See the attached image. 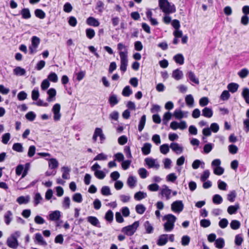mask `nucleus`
<instances>
[{
    "label": "nucleus",
    "instance_id": "1",
    "mask_svg": "<svg viewBox=\"0 0 249 249\" xmlns=\"http://www.w3.org/2000/svg\"><path fill=\"white\" fill-rule=\"evenodd\" d=\"M159 6L165 14H172L176 11L174 4L169 2L168 0H159Z\"/></svg>",
    "mask_w": 249,
    "mask_h": 249
},
{
    "label": "nucleus",
    "instance_id": "2",
    "mask_svg": "<svg viewBox=\"0 0 249 249\" xmlns=\"http://www.w3.org/2000/svg\"><path fill=\"white\" fill-rule=\"evenodd\" d=\"M139 226V221H137L131 225L123 228L121 230V231L127 236H132L136 232Z\"/></svg>",
    "mask_w": 249,
    "mask_h": 249
},
{
    "label": "nucleus",
    "instance_id": "3",
    "mask_svg": "<svg viewBox=\"0 0 249 249\" xmlns=\"http://www.w3.org/2000/svg\"><path fill=\"white\" fill-rule=\"evenodd\" d=\"M119 55L121 59L120 70L124 73L127 70L128 65L127 52H120Z\"/></svg>",
    "mask_w": 249,
    "mask_h": 249
},
{
    "label": "nucleus",
    "instance_id": "4",
    "mask_svg": "<svg viewBox=\"0 0 249 249\" xmlns=\"http://www.w3.org/2000/svg\"><path fill=\"white\" fill-rule=\"evenodd\" d=\"M184 205L181 200H176L171 204V210L176 213H179L183 209Z\"/></svg>",
    "mask_w": 249,
    "mask_h": 249
},
{
    "label": "nucleus",
    "instance_id": "5",
    "mask_svg": "<svg viewBox=\"0 0 249 249\" xmlns=\"http://www.w3.org/2000/svg\"><path fill=\"white\" fill-rule=\"evenodd\" d=\"M60 105L59 104H55L53 107L52 111L54 114L53 119L55 121H59L60 119L61 114L60 113Z\"/></svg>",
    "mask_w": 249,
    "mask_h": 249
},
{
    "label": "nucleus",
    "instance_id": "6",
    "mask_svg": "<svg viewBox=\"0 0 249 249\" xmlns=\"http://www.w3.org/2000/svg\"><path fill=\"white\" fill-rule=\"evenodd\" d=\"M144 161L149 168H154L156 169H158L160 167V164L156 162L155 159L147 158L145 159Z\"/></svg>",
    "mask_w": 249,
    "mask_h": 249
},
{
    "label": "nucleus",
    "instance_id": "7",
    "mask_svg": "<svg viewBox=\"0 0 249 249\" xmlns=\"http://www.w3.org/2000/svg\"><path fill=\"white\" fill-rule=\"evenodd\" d=\"M7 245L12 249H17L18 246V239H13L11 237H9L6 241Z\"/></svg>",
    "mask_w": 249,
    "mask_h": 249
},
{
    "label": "nucleus",
    "instance_id": "8",
    "mask_svg": "<svg viewBox=\"0 0 249 249\" xmlns=\"http://www.w3.org/2000/svg\"><path fill=\"white\" fill-rule=\"evenodd\" d=\"M87 221L92 225L98 228H101L100 223L98 218L93 216H89L87 218Z\"/></svg>",
    "mask_w": 249,
    "mask_h": 249
},
{
    "label": "nucleus",
    "instance_id": "9",
    "mask_svg": "<svg viewBox=\"0 0 249 249\" xmlns=\"http://www.w3.org/2000/svg\"><path fill=\"white\" fill-rule=\"evenodd\" d=\"M35 242L39 245L46 246L47 242L44 240L42 235L40 233H36L35 234Z\"/></svg>",
    "mask_w": 249,
    "mask_h": 249
},
{
    "label": "nucleus",
    "instance_id": "10",
    "mask_svg": "<svg viewBox=\"0 0 249 249\" xmlns=\"http://www.w3.org/2000/svg\"><path fill=\"white\" fill-rule=\"evenodd\" d=\"M47 94L49 96L47 98V101L49 102H52L55 99L56 91L53 88H51L47 91Z\"/></svg>",
    "mask_w": 249,
    "mask_h": 249
},
{
    "label": "nucleus",
    "instance_id": "11",
    "mask_svg": "<svg viewBox=\"0 0 249 249\" xmlns=\"http://www.w3.org/2000/svg\"><path fill=\"white\" fill-rule=\"evenodd\" d=\"M61 216L60 212L56 210L49 214V219L51 221H56L58 220Z\"/></svg>",
    "mask_w": 249,
    "mask_h": 249
},
{
    "label": "nucleus",
    "instance_id": "12",
    "mask_svg": "<svg viewBox=\"0 0 249 249\" xmlns=\"http://www.w3.org/2000/svg\"><path fill=\"white\" fill-rule=\"evenodd\" d=\"M186 76L187 78L192 82L196 84H199V80L196 77L195 73L193 71H188L186 74Z\"/></svg>",
    "mask_w": 249,
    "mask_h": 249
},
{
    "label": "nucleus",
    "instance_id": "13",
    "mask_svg": "<svg viewBox=\"0 0 249 249\" xmlns=\"http://www.w3.org/2000/svg\"><path fill=\"white\" fill-rule=\"evenodd\" d=\"M163 188L161 191V194L162 196H165L166 200H168L170 198V194L171 193V190L169 189L168 186L166 185L163 186Z\"/></svg>",
    "mask_w": 249,
    "mask_h": 249
},
{
    "label": "nucleus",
    "instance_id": "14",
    "mask_svg": "<svg viewBox=\"0 0 249 249\" xmlns=\"http://www.w3.org/2000/svg\"><path fill=\"white\" fill-rule=\"evenodd\" d=\"M20 14L23 19H29L31 17V14L30 10L28 8H23L20 11Z\"/></svg>",
    "mask_w": 249,
    "mask_h": 249
},
{
    "label": "nucleus",
    "instance_id": "15",
    "mask_svg": "<svg viewBox=\"0 0 249 249\" xmlns=\"http://www.w3.org/2000/svg\"><path fill=\"white\" fill-rule=\"evenodd\" d=\"M202 116L206 118H210L213 115V111L211 108L205 107L202 109Z\"/></svg>",
    "mask_w": 249,
    "mask_h": 249
},
{
    "label": "nucleus",
    "instance_id": "16",
    "mask_svg": "<svg viewBox=\"0 0 249 249\" xmlns=\"http://www.w3.org/2000/svg\"><path fill=\"white\" fill-rule=\"evenodd\" d=\"M170 148L173 151L176 152L177 154H180L183 151V148L180 146L178 143L172 142L170 144Z\"/></svg>",
    "mask_w": 249,
    "mask_h": 249
},
{
    "label": "nucleus",
    "instance_id": "17",
    "mask_svg": "<svg viewBox=\"0 0 249 249\" xmlns=\"http://www.w3.org/2000/svg\"><path fill=\"white\" fill-rule=\"evenodd\" d=\"M167 236L168 235L166 234L160 235L157 241V244L159 246H163L165 245L168 241Z\"/></svg>",
    "mask_w": 249,
    "mask_h": 249
},
{
    "label": "nucleus",
    "instance_id": "18",
    "mask_svg": "<svg viewBox=\"0 0 249 249\" xmlns=\"http://www.w3.org/2000/svg\"><path fill=\"white\" fill-rule=\"evenodd\" d=\"M183 75L182 71L178 69L173 71L172 73V77L176 80H179L182 79Z\"/></svg>",
    "mask_w": 249,
    "mask_h": 249
},
{
    "label": "nucleus",
    "instance_id": "19",
    "mask_svg": "<svg viewBox=\"0 0 249 249\" xmlns=\"http://www.w3.org/2000/svg\"><path fill=\"white\" fill-rule=\"evenodd\" d=\"M151 146L152 145L150 143L146 142L144 143L142 148V154L144 155H148L151 152Z\"/></svg>",
    "mask_w": 249,
    "mask_h": 249
},
{
    "label": "nucleus",
    "instance_id": "20",
    "mask_svg": "<svg viewBox=\"0 0 249 249\" xmlns=\"http://www.w3.org/2000/svg\"><path fill=\"white\" fill-rule=\"evenodd\" d=\"M87 23L90 26L97 27L99 25V21L93 17H90L87 19Z\"/></svg>",
    "mask_w": 249,
    "mask_h": 249
},
{
    "label": "nucleus",
    "instance_id": "21",
    "mask_svg": "<svg viewBox=\"0 0 249 249\" xmlns=\"http://www.w3.org/2000/svg\"><path fill=\"white\" fill-rule=\"evenodd\" d=\"M30 197L29 196H20L17 199V202L19 204H27L30 201Z\"/></svg>",
    "mask_w": 249,
    "mask_h": 249
},
{
    "label": "nucleus",
    "instance_id": "22",
    "mask_svg": "<svg viewBox=\"0 0 249 249\" xmlns=\"http://www.w3.org/2000/svg\"><path fill=\"white\" fill-rule=\"evenodd\" d=\"M239 203H236L234 205H231L229 206L227 209L228 213L230 214H234L236 213L237 211L239 209Z\"/></svg>",
    "mask_w": 249,
    "mask_h": 249
},
{
    "label": "nucleus",
    "instance_id": "23",
    "mask_svg": "<svg viewBox=\"0 0 249 249\" xmlns=\"http://www.w3.org/2000/svg\"><path fill=\"white\" fill-rule=\"evenodd\" d=\"M61 171L63 172L62 177L63 179H67L70 178V172L71 169L66 166H63L61 168Z\"/></svg>",
    "mask_w": 249,
    "mask_h": 249
},
{
    "label": "nucleus",
    "instance_id": "24",
    "mask_svg": "<svg viewBox=\"0 0 249 249\" xmlns=\"http://www.w3.org/2000/svg\"><path fill=\"white\" fill-rule=\"evenodd\" d=\"M13 72L14 74L18 76H23L26 73L25 70L19 66L16 67L14 69Z\"/></svg>",
    "mask_w": 249,
    "mask_h": 249
},
{
    "label": "nucleus",
    "instance_id": "25",
    "mask_svg": "<svg viewBox=\"0 0 249 249\" xmlns=\"http://www.w3.org/2000/svg\"><path fill=\"white\" fill-rule=\"evenodd\" d=\"M215 246L217 249H222L225 246V240L222 237L217 238L214 243Z\"/></svg>",
    "mask_w": 249,
    "mask_h": 249
},
{
    "label": "nucleus",
    "instance_id": "26",
    "mask_svg": "<svg viewBox=\"0 0 249 249\" xmlns=\"http://www.w3.org/2000/svg\"><path fill=\"white\" fill-rule=\"evenodd\" d=\"M241 94L246 103L249 104V89L248 88H243Z\"/></svg>",
    "mask_w": 249,
    "mask_h": 249
},
{
    "label": "nucleus",
    "instance_id": "27",
    "mask_svg": "<svg viewBox=\"0 0 249 249\" xmlns=\"http://www.w3.org/2000/svg\"><path fill=\"white\" fill-rule=\"evenodd\" d=\"M239 88V85L235 83H231L228 85L227 88L229 91L231 93L236 92Z\"/></svg>",
    "mask_w": 249,
    "mask_h": 249
},
{
    "label": "nucleus",
    "instance_id": "28",
    "mask_svg": "<svg viewBox=\"0 0 249 249\" xmlns=\"http://www.w3.org/2000/svg\"><path fill=\"white\" fill-rule=\"evenodd\" d=\"M147 197V194L143 192L139 191L134 195V198L135 200L140 201Z\"/></svg>",
    "mask_w": 249,
    "mask_h": 249
},
{
    "label": "nucleus",
    "instance_id": "29",
    "mask_svg": "<svg viewBox=\"0 0 249 249\" xmlns=\"http://www.w3.org/2000/svg\"><path fill=\"white\" fill-rule=\"evenodd\" d=\"M108 101L111 107H113L117 105L119 102V100L117 99V95L113 94H111L110 95Z\"/></svg>",
    "mask_w": 249,
    "mask_h": 249
},
{
    "label": "nucleus",
    "instance_id": "30",
    "mask_svg": "<svg viewBox=\"0 0 249 249\" xmlns=\"http://www.w3.org/2000/svg\"><path fill=\"white\" fill-rule=\"evenodd\" d=\"M175 61L180 65H182L184 63V58L183 55L181 53H178L175 55L173 57Z\"/></svg>",
    "mask_w": 249,
    "mask_h": 249
},
{
    "label": "nucleus",
    "instance_id": "31",
    "mask_svg": "<svg viewBox=\"0 0 249 249\" xmlns=\"http://www.w3.org/2000/svg\"><path fill=\"white\" fill-rule=\"evenodd\" d=\"M176 219V217L172 214H166L163 218V220H166V222L173 223L174 224H175Z\"/></svg>",
    "mask_w": 249,
    "mask_h": 249
},
{
    "label": "nucleus",
    "instance_id": "32",
    "mask_svg": "<svg viewBox=\"0 0 249 249\" xmlns=\"http://www.w3.org/2000/svg\"><path fill=\"white\" fill-rule=\"evenodd\" d=\"M136 181L137 180L135 177L130 176L128 178L127 184L130 188H133L136 186Z\"/></svg>",
    "mask_w": 249,
    "mask_h": 249
},
{
    "label": "nucleus",
    "instance_id": "33",
    "mask_svg": "<svg viewBox=\"0 0 249 249\" xmlns=\"http://www.w3.org/2000/svg\"><path fill=\"white\" fill-rule=\"evenodd\" d=\"M12 213L11 211H8L4 215V222L7 225H9L12 221Z\"/></svg>",
    "mask_w": 249,
    "mask_h": 249
},
{
    "label": "nucleus",
    "instance_id": "34",
    "mask_svg": "<svg viewBox=\"0 0 249 249\" xmlns=\"http://www.w3.org/2000/svg\"><path fill=\"white\" fill-rule=\"evenodd\" d=\"M58 166V162L56 159H51L49 161V167L51 169H55Z\"/></svg>",
    "mask_w": 249,
    "mask_h": 249
},
{
    "label": "nucleus",
    "instance_id": "35",
    "mask_svg": "<svg viewBox=\"0 0 249 249\" xmlns=\"http://www.w3.org/2000/svg\"><path fill=\"white\" fill-rule=\"evenodd\" d=\"M144 226L146 233L150 234L152 233L153 232L154 228L148 221H146L144 222Z\"/></svg>",
    "mask_w": 249,
    "mask_h": 249
},
{
    "label": "nucleus",
    "instance_id": "36",
    "mask_svg": "<svg viewBox=\"0 0 249 249\" xmlns=\"http://www.w3.org/2000/svg\"><path fill=\"white\" fill-rule=\"evenodd\" d=\"M146 122V115H143L139 122V124L138 125V130L140 132H141L143 129Z\"/></svg>",
    "mask_w": 249,
    "mask_h": 249
},
{
    "label": "nucleus",
    "instance_id": "37",
    "mask_svg": "<svg viewBox=\"0 0 249 249\" xmlns=\"http://www.w3.org/2000/svg\"><path fill=\"white\" fill-rule=\"evenodd\" d=\"M12 149L13 150L18 152H23V147L22 146V144L21 143L17 142L14 143L12 146Z\"/></svg>",
    "mask_w": 249,
    "mask_h": 249
},
{
    "label": "nucleus",
    "instance_id": "38",
    "mask_svg": "<svg viewBox=\"0 0 249 249\" xmlns=\"http://www.w3.org/2000/svg\"><path fill=\"white\" fill-rule=\"evenodd\" d=\"M185 102L187 106L192 107L194 104V99L193 96L191 94L187 95L185 97Z\"/></svg>",
    "mask_w": 249,
    "mask_h": 249
},
{
    "label": "nucleus",
    "instance_id": "39",
    "mask_svg": "<svg viewBox=\"0 0 249 249\" xmlns=\"http://www.w3.org/2000/svg\"><path fill=\"white\" fill-rule=\"evenodd\" d=\"M132 93V90L129 86H125L122 91V95L125 97H128Z\"/></svg>",
    "mask_w": 249,
    "mask_h": 249
},
{
    "label": "nucleus",
    "instance_id": "40",
    "mask_svg": "<svg viewBox=\"0 0 249 249\" xmlns=\"http://www.w3.org/2000/svg\"><path fill=\"white\" fill-rule=\"evenodd\" d=\"M240 226V222L237 220H232L230 223L231 228L234 230L238 229Z\"/></svg>",
    "mask_w": 249,
    "mask_h": 249
},
{
    "label": "nucleus",
    "instance_id": "41",
    "mask_svg": "<svg viewBox=\"0 0 249 249\" xmlns=\"http://www.w3.org/2000/svg\"><path fill=\"white\" fill-rule=\"evenodd\" d=\"M135 209L138 213L142 214L145 211L146 208L143 204H140L136 206Z\"/></svg>",
    "mask_w": 249,
    "mask_h": 249
},
{
    "label": "nucleus",
    "instance_id": "42",
    "mask_svg": "<svg viewBox=\"0 0 249 249\" xmlns=\"http://www.w3.org/2000/svg\"><path fill=\"white\" fill-rule=\"evenodd\" d=\"M35 16L40 19H43L45 18L46 14L45 12L41 9H36L35 11Z\"/></svg>",
    "mask_w": 249,
    "mask_h": 249
},
{
    "label": "nucleus",
    "instance_id": "43",
    "mask_svg": "<svg viewBox=\"0 0 249 249\" xmlns=\"http://www.w3.org/2000/svg\"><path fill=\"white\" fill-rule=\"evenodd\" d=\"M223 201V198L219 195H214L213 197V202L215 204H220Z\"/></svg>",
    "mask_w": 249,
    "mask_h": 249
},
{
    "label": "nucleus",
    "instance_id": "44",
    "mask_svg": "<svg viewBox=\"0 0 249 249\" xmlns=\"http://www.w3.org/2000/svg\"><path fill=\"white\" fill-rule=\"evenodd\" d=\"M40 39L38 37L36 36H33L32 37V40H31V42H32V44L31 45L32 46H33V47L35 48H37L40 43Z\"/></svg>",
    "mask_w": 249,
    "mask_h": 249
},
{
    "label": "nucleus",
    "instance_id": "45",
    "mask_svg": "<svg viewBox=\"0 0 249 249\" xmlns=\"http://www.w3.org/2000/svg\"><path fill=\"white\" fill-rule=\"evenodd\" d=\"M49 81L56 83L58 81V76L57 74L54 72H51L48 76V79Z\"/></svg>",
    "mask_w": 249,
    "mask_h": 249
},
{
    "label": "nucleus",
    "instance_id": "46",
    "mask_svg": "<svg viewBox=\"0 0 249 249\" xmlns=\"http://www.w3.org/2000/svg\"><path fill=\"white\" fill-rule=\"evenodd\" d=\"M191 238L188 235H183L181 238V243L183 246H188L190 242Z\"/></svg>",
    "mask_w": 249,
    "mask_h": 249
},
{
    "label": "nucleus",
    "instance_id": "47",
    "mask_svg": "<svg viewBox=\"0 0 249 249\" xmlns=\"http://www.w3.org/2000/svg\"><path fill=\"white\" fill-rule=\"evenodd\" d=\"M101 192L102 195L106 196H109L111 194L110 188L107 186H104L102 187L101 190Z\"/></svg>",
    "mask_w": 249,
    "mask_h": 249
},
{
    "label": "nucleus",
    "instance_id": "48",
    "mask_svg": "<svg viewBox=\"0 0 249 249\" xmlns=\"http://www.w3.org/2000/svg\"><path fill=\"white\" fill-rule=\"evenodd\" d=\"M83 198L82 195L79 193L74 194L72 196V200L77 203H81Z\"/></svg>",
    "mask_w": 249,
    "mask_h": 249
},
{
    "label": "nucleus",
    "instance_id": "49",
    "mask_svg": "<svg viewBox=\"0 0 249 249\" xmlns=\"http://www.w3.org/2000/svg\"><path fill=\"white\" fill-rule=\"evenodd\" d=\"M175 224L170 222H166L164 225V229L166 231H171L174 228Z\"/></svg>",
    "mask_w": 249,
    "mask_h": 249
},
{
    "label": "nucleus",
    "instance_id": "50",
    "mask_svg": "<svg viewBox=\"0 0 249 249\" xmlns=\"http://www.w3.org/2000/svg\"><path fill=\"white\" fill-rule=\"evenodd\" d=\"M39 96L38 88H35L32 91V98L34 101H36Z\"/></svg>",
    "mask_w": 249,
    "mask_h": 249
},
{
    "label": "nucleus",
    "instance_id": "51",
    "mask_svg": "<svg viewBox=\"0 0 249 249\" xmlns=\"http://www.w3.org/2000/svg\"><path fill=\"white\" fill-rule=\"evenodd\" d=\"M105 218L107 221H108L109 222H111L112 221L113 219V213L111 210H109L107 211V212L105 214Z\"/></svg>",
    "mask_w": 249,
    "mask_h": 249
},
{
    "label": "nucleus",
    "instance_id": "52",
    "mask_svg": "<svg viewBox=\"0 0 249 249\" xmlns=\"http://www.w3.org/2000/svg\"><path fill=\"white\" fill-rule=\"evenodd\" d=\"M86 34L87 37L89 39H92L95 36V31L93 29L91 28H88L86 30Z\"/></svg>",
    "mask_w": 249,
    "mask_h": 249
},
{
    "label": "nucleus",
    "instance_id": "53",
    "mask_svg": "<svg viewBox=\"0 0 249 249\" xmlns=\"http://www.w3.org/2000/svg\"><path fill=\"white\" fill-rule=\"evenodd\" d=\"M236 197V193L235 190H232L227 195V199L230 202H233Z\"/></svg>",
    "mask_w": 249,
    "mask_h": 249
},
{
    "label": "nucleus",
    "instance_id": "54",
    "mask_svg": "<svg viewBox=\"0 0 249 249\" xmlns=\"http://www.w3.org/2000/svg\"><path fill=\"white\" fill-rule=\"evenodd\" d=\"M138 173L142 178H145L148 176L147 171L144 168H141L138 170Z\"/></svg>",
    "mask_w": 249,
    "mask_h": 249
},
{
    "label": "nucleus",
    "instance_id": "55",
    "mask_svg": "<svg viewBox=\"0 0 249 249\" xmlns=\"http://www.w3.org/2000/svg\"><path fill=\"white\" fill-rule=\"evenodd\" d=\"M94 176L99 179H103L106 177V174L102 170L95 171Z\"/></svg>",
    "mask_w": 249,
    "mask_h": 249
},
{
    "label": "nucleus",
    "instance_id": "56",
    "mask_svg": "<svg viewBox=\"0 0 249 249\" xmlns=\"http://www.w3.org/2000/svg\"><path fill=\"white\" fill-rule=\"evenodd\" d=\"M176 119H181L184 117L183 112L180 109H176L173 114Z\"/></svg>",
    "mask_w": 249,
    "mask_h": 249
},
{
    "label": "nucleus",
    "instance_id": "57",
    "mask_svg": "<svg viewBox=\"0 0 249 249\" xmlns=\"http://www.w3.org/2000/svg\"><path fill=\"white\" fill-rule=\"evenodd\" d=\"M63 207L66 209H68L70 208V198L69 196H65L64 198V200L62 203Z\"/></svg>",
    "mask_w": 249,
    "mask_h": 249
},
{
    "label": "nucleus",
    "instance_id": "58",
    "mask_svg": "<svg viewBox=\"0 0 249 249\" xmlns=\"http://www.w3.org/2000/svg\"><path fill=\"white\" fill-rule=\"evenodd\" d=\"M230 97V94L229 91L225 90L222 92L220 95V99L223 101H226L229 99Z\"/></svg>",
    "mask_w": 249,
    "mask_h": 249
},
{
    "label": "nucleus",
    "instance_id": "59",
    "mask_svg": "<svg viewBox=\"0 0 249 249\" xmlns=\"http://www.w3.org/2000/svg\"><path fill=\"white\" fill-rule=\"evenodd\" d=\"M249 74V71L246 68L242 69L238 73V75L242 78H245Z\"/></svg>",
    "mask_w": 249,
    "mask_h": 249
},
{
    "label": "nucleus",
    "instance_id": "60",
    "mask_svg": "<svg viewBox=\"0 0 249 249\" xmlns=\"http://www.w3.org/2000/svg\"><path fill=\"white\" fill-rule=\"evenodd\" d=\"M50 83L48 79H46L43 80L41 84V88L42 90H45L50 86Z\"/></svg>",
    "mask_w": 249,
    "mask_h": 249
},
{
    "label": "nucleus",
    "instance_id": "61",
    "mask_svg": "<svg viewBox=\"0 0 249 249\" xmlns=\"http://www.w3.org/2000/svg\"><path fill=\"white\" fill-rule=\"evenodd\" d=\"M211 221L208 219H203L200 221V225L202 227L207 228L211 225Z\"/></svg>",
    "mask_w": 249,
    "mask_h": 249
},
{
    "label": "nucleus",
    "instance_id": "62",
    "mask_svg": "<svg viewBox=\"0 0 249 249\" xmlns=\"http://www.w3.org/2000/svg\"><path fill=\"white\" fill-rule=\"evenodd\" d=\"M224 169L220 166L213 168V173L214 174L220 176L223 174Z\"/></svg>",
    "mask_w": 249,
    "mask_h": 249
},
{
    "label": "nucleus",
    "instance_id": "63",
    "mask_svg": "<svg viewBox=\"0 0 249 249\" xmlns=\"http://www.w3.org/2000/svg\"><path fill=\"white\" fill-rule=\"evenodd\" d=\"M36 117V114L33 111H30L25 115L26 118L30 121H33Z\"/></svg>",
    "mask_w": 249,
    "mask_h": 249
},
{
    "label": "nucleus",
    "instance_id": "64",
    "mask_svg": "<svg viewBox=\"0 0 249 249\" xmlns=\"http://www.w3.org/2000/svg\"><path fill=\"white\" fill-rule=\"evenodd\" d=\"M169 151L168 144H163L160 146V151L163 154H166Z\"/></svg>",
    "mask_w": 249,
    "mask_h": 249
}]
</instances>
